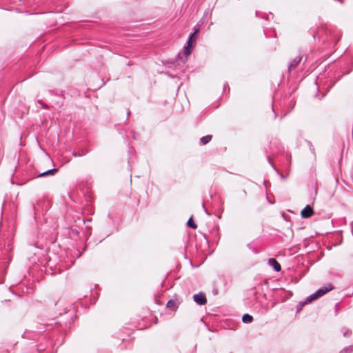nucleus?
<instances>
[{
  "mask_svg": "<svg viewBox=\"0 0 353 353\" xmlns=\"http://www.w3.org/2000/svg\"><path fill=\"white\" fill-rule=\"evenodd\" d=\"M340 3H343V1L341 0H338Z\"/></svg>",
  "mask_w": 353,
  "mask_h": 353,
  "instance_id": "nucleus-32",
  "label": "nucleus"
},
{
  "mask_svg": "<svg viewBox=\"0 0 353 353\" xmlns=\"http://www.w3.org/2000/svg\"><path fill=\"white\" fill-rule=\"evenodd\" d=\"M342 332H343V335L344 337H348L351 334L350 330L347 328H343Z\"/></svg>",
  "mask_w": 353,
  "mask_h": 353,
  "instance_id": "nucleus-16",
  "label": "nucleus"
},
{
  "mask_svg": "<svg viewBox=\"0 0 353 353\" xmlns=\"http://www.w3.org/2000/svg\"><path fill=\"white\" fill-rule=\"evenodd\" d=\"M247 246H248V248L250 250H252L254 254H258V253H259V250H258L256 248L253 247V246H252V245L251 243H248V244L247 245Z\"/></svg>",
  "mask_w": 353,
  "mask_h": 353,
  "instance_id": "nucleus-17",
  "label": "nucleus"
},
{
  "mask_svg": "<svg viewBox=\"0 0 353 353\" xmlns=\"http://www.w3.org/2000/svg\"><path fill=\"white\" fill-rule=\"evenodd\" d=\"M227 88H229V85H228V83H226V84H225V85H224L223 90H225V89H226Z\"/></svg>",
  "mask_w": 353,
  "mask_h": 353,
  "instance_id": "nucleus-23",
  "label": "nucleus"
},
{
  "mask_svg": "<svg viewBox=\"0 0 353 353\" xmlns=\"http://www.w3.org/2000/svg\"><path fill=\"white\" fill-rule=\"evenodd\" d=\"M193 299L194 302L199 305H205L207 302L205 294L203 292L195 294L193 296Z\"/></svg>",
  "mask_w": 353,
  "mask_h": 353,
  "instance_id": "nucleus-5",
  "label": "nucleus"
},
{
  "mask_svg": "<svg viewBox=\"0 0 353 353\" xmlns=\"http://www.w3.org/2000/svg\"><path fill=\"white\" fill-rule=\"evenodd\" d=\"M314 210L310 205H307L301 212V215L302 218L307 219L311 217L314 214Z\"/></svg>",
  "mask_w": 353,
  "mask_h": 353,
  "instance_id": "nucleus-6",
  "label": "nucleus"
},
{
  "mask_svg": "<svg viewBox=\"0 0 353 353\" xmlns=\"http://www.w3.org/2000/svg\"><path fill=\"white\" fill-rule=\"evenodd\" d=\"M268 264L272 267L276 272H279L281 270V266L279 263L274 259L270 258L268 259Z\"/></svg>",
  "mask_w": 353,
  "mask_h": 353,
  "instance_id": "nucleus-7",
  "label": "nucleus"
},
{
  "mask_svg": "<svg viewBox=\"0 0 353 353\" xmlns=\"http://www.w3.org/2000/svg\"><path fill=\"white\" fill-rule=\"evenodd\" d=\"M316 193H317V189L316 188L315 189V194H316Z\"/></svg>",
  "mask_w": 353,
  "mask_h": 353,
  "instance_id": "nucleus-31",
  "label": "nucleus"
},
{
  "mask_svg": "<svg viewBox=\"0 0 353 353\" xmlns=\"http://www.w3.org/2000/svg\"><path fill=\"white\" fill-rule=\"evenodd\" d=\"M288 297H291L292 296V292H288Z\"/></svg>",
  "mask_w": 353,
  "mask_h": 353,
  "instance_id": "nucleus-25",
  "label": "nucleus"
},
{
  "mask_svg": "<svg viewBox=\"0 0 353 353\" xmlns=\"http://www.w3.org/2000/svg\"><path fill=\"white\" fill-rule=\"evenodd\" d=\"M306 61H307V58H305L303 63H305L306 62Z\"/></svg>",
  "mask_w": 353,
  "mask_h": 353,
  "instance_id": "nucleus-30",
  "label": "nucleus"
},
{
  "mask_svg": "<svg viewBox=\"0 0 353 353\" xmlns=\"http://www.w3.org/2000/svg\"><path fill=\"white\" fill-rule=\"evenodd\" d=\"M130 133L132 134V138L134 139H136V137H135V132L134 131H131Z\"/></svg>",
  "mask_w": 353,
  "mask_h": 353,
  "instance_id": "nucleus-22",
  "label": "nucleus"
},
{
  "mask_svg": "<svg viewBox=\"0 0 353 353\" xmlns=\"http://www.w3.org/2000/svg\"><path fill=\"white\" fill-rule=\"evenodd\" d=\"M202 207H203V210H204L205 212L208 215H210V214L208 212V210H207V209L205 208V205H204V204H203V205H202Z\"/></svg>",
  "mask_w": 353,
  "mask_h": 353,
  "instance_id": "nucleus-21",
  "label": "nucleus"
},
{
  "mask_svg": "<svg viewBox=\"0 0 353 353\" xmlns=\"http://www.w3.org/2000/svg\"><path fill=\"white\" fill-rule=\"evenodd\" d=\"M166 307L172 311H176L179 307V304L174 300H169L167 303Z\"/></svg>",
  "mask_w": 353,
  "mask_h": 353,
  "instance_id": "nucleus-9",
  "label": "nucleus"
},
{
  "mask_svg": "<svg viewBox=\"0 0 353 353\" xmlns=\"http://www.w3.org/2000/svg\"><path fill=\"white\" fill-rule=\"evenodd\" d=\"M310 302H308L307 301V297L305 299V300L304 301H301L299 302L297 305H296V312H299L301 310H302L303 307H304L305 305L307 304V303H310Z\"/></svg>",
  "mask_w": 353,
  "mask_h": 353,
  "instance_id": "nucleus-12",
  "label": "nucleus"
},
{
  "mask_svg": "<svg viewBox=\"0 0 353 353\" xmlns=\"http://www.w3.org/2000/svg\"><path fill=\"white\" fill-rule=\"evenodd\" d=\"M57 172H58V170L57 168L50 169V170H48L41 173H39L37 175V177H43V176H46L48 175H54Z\"/></svg>",
  "mask_w": 353,
  "mask_h": 353,
  "instance_id": "nucleus-8",
  "label": "nucleus"
},
{
  "mask_svg": "<svg viewBox=\"0 0 353 353\" xmlns=\"http://www.w3.org/2000/svg\"><path fill=\"white\" fill-rule=\"evenodd\" d=\"M89 150L88 149H83L79 150V152H72V155L74 157H82L87 154Z\"/></svg>",
  "mask_w": 353,
  "mask_h": 353,
  "instance_id": "nucleus-10",
  "label": "nucleus"
},
{
  "mask_svg": "<svg viewBox=\"0 0 353 353\" xmlns=\"http://www.w3.org/2000/svg\"><path fill=\"white\" fill-rule=\"evenodd\" d=\"M12 247L11 246V245H10V244H8V245H7L6 251H7V252L11 251V250H12Z\"/></svg>",
  "mask_w": 353,
  "mask_h": 353,
  "instance_id": "nucleus-20",
  "label": "nucleus"
},
{
  "mask_svg": "<svg viewBox=\"0 0 353 353\" xmlns=\"http://www.w3.org/2000/svg\"><path fill=\"white\" fill-rule=\"evenodd\" d=\"M256 16H257V17L259 16L258 15V12H256Z\"/></svg>",
  "mask_w": 353,
  "mask_h": 353,
  "instance_id": "nucleus-33",
  "label": "nucleus"
},
{
  "mask_svg": "<svg viewBox=\"0 0 353 353\" xmlns=\"http://www.w3.org/2000/svg\"><path fill=\"white\" fill-rule=\"evenodd\" d=\"M303 55L299 53L298 56L294 58L288 65V70L290 72L297 68L299 64L302 61Z\"/></svg>",
  "mask_w": 353,
  "mask_h": 353,
  "instance_id": "nucleus-4",
  "label": "nucleus"
},
{
  "mask_svg": "<svg viewBox=\"0 0 353 353\" xmlns=\"http://www.w3.org/2000/svg\"><path fill=\"white\" fill-rule=\"evenodd\" d=\"M326 38L322 39L323 43H329L330 45H336L339 40V34L331 30H325Z\"/></svg>",
  "mask_w": 353,
  "mask_h": 353,
  "instance_id": "nucleus-3",
  "label": "nucleus"
},
{
  "mask_svg": "<svg viewBox=\"0 0 353 353\" xmlns=\"http://www.w3.org/2000/svg\"><path fill=\"white\" fill-rule=\"evenodd\" d=\"M213 293H214V294H217V290H214V291H213Z\"/></svg>",
  "mask_w": 353,
  "mask_h": 353,
  "instance_id": "nucleus-29",
  "label": "nucleus"
},
{
  "mask_svg": "<svg viewBox=\"0 0 353 353\" xmlns=\"http://www.w3.org/2000/svg\"><path fill=\"white\" fill-rule=\"evenodd\" d=\"M212 137V135H206L205 137H201L199 141L200 145H206L211 141Z\"/></svg>",
  "mask_w": 353,
  "mask_h": 353,
  "instance_id": "nucleus-11",
  "label": "nucleus"
},
{
  "mask_svg": "<svg viewBox=\"0 0 353 353\" xmlns=\"http://www.w3.org/2000/svg\"><path fill=\"white\" fill-rule=\"evenodd\" d=\"M353 352V345L343 348L339 353H352Z\"/></svg>",
  "mask_w": 353,
  "mask_h": 353,
  "instance_id": "nucleus-15",
  "label": "nucleus"
},
{
  "mask_svg": "<svg viewBox=\"0 0 353 353\" xmlns=\"http://www.w3.org/2000/svg\"><path fill=\"white\" fill-rule=\"evenodd\" d=\"M199 29H196L194 32L189 36L187 42V46L184 47V54L185 56V59H183V57L180 53L177 55L176 61L179 65L181 63L184 64L187 60V57L191 54V49L193 48L194 43L196 41V35L199 32Z\"/></svg>",
  "mask_w": 353,
  "mask_h": 353,
  "instance_id": "nucleus-1",
  "label": "nucleus"
},
{
  "mask_svg": "<svg viewBox=\"0 0 353 353\" xmlns=\"http://www.w3.org/2000/svg\"><path fill=\"white\" fill-rule=\"evenodd\" d=\"M268 159L269 163L272 165V163L270 157H268Z\"/></svg>",
  "mask_w": 353,
  "mask_h": 353,
  "instance_id": "nucleus-24",
  "label": "nucleus"
},
{
  "mask_svg": "<svg viewBox=\"0 0 353 353\" xmlns=\"http://www.w3.org/2000/svg\"><path fill=\"white\" fill-rule=\"evenodd\" d=\"M351 70H352V69L349 70L348 71H347V72H345V74H349V73L350 72V71H351Z\"/></svg>",
  "mask_w": 353,
  "mask_h": 353,
  "instance_id": "nucleus-28",
  "label": "nucleus"
},
{
  "mask_svg": "<svg viewBox=\"0 0 353 353\" xmlns=\"http://www.w3.org/2000/svg\"><path fill=\"white\" fill-rule=\"evenodd\" d=\"M187 225L192 229H196L197 228V225L194 222L192 217H190L188 222Z\"/></svg>",
  "mask_w": 353,
  "mask_h": 353,
  "instance_id": "nucleus-14",
  "label": "nucleus"
},
{
  "mask_svg": "<svg viewBox=\"0 0 353 353\" xmlns=\"http://www.w3.org/2000/svg\"><path fill=\"white\" fill-rule=\"evenodd\" d=\"M332 289H333V286L332 284H328L325 286L321 287L319 290H317L314 293H313L307 296V301L312 302L313 301L323 296L324 294H325L327 292H330Z\"/></svg>",
  "mask_w": 353,
  "mask_h": 353,
  "instance_id": "nucleus-2",
  "label": "nucleus"
},
{
  "mask_svg": "<svg viewBox=\"0 0 353 353\" xmlns=\"http://www.w3.org/2000/svg\"><path fill=\"white\" fill-rule=\"evenodd\" d=\"M130 110H128V111L127 120L128 119V117H129V116H130Z\"/></svg>",
  "mask_w": 353,
  "mask_h": 353,
  "instance_id": "nucleus-26",
  "label": "nucleus"
},
{
  "mask_svg": "<svg viewBox=\"0 0 353 353\" xmlns=\"http://www.w3.org/2000/svg\"><path fill=\"white\" fill-rule=\"evenodd\" d=\"M48 92H49V93H50V94H54V90H49Z\"/></svg>",
  "mask_w": 353,
  "mask_h": 353,
  "instance_id": "nucleus-27",
  "label": "nucleus"
},
{
  "mask_svg": "<svg viewBox=\"0 0 353 353\" xmlns=\"http://www.w3.org/2000/svg\"><path fill=\"white\" fill-rule=\"evenodd\" d=\"M252 321H253L252 316H251L249 314H243V316L242 317V321L243 323H250L252 322Z\"/></svg>",
  "mask_w": 353,
  "mask_h": 353,
  "instance_id": "nucleus-13",
  "label": "nucleus"
},
{
  "mask_svg": "<svg viewBox=\"0 0 353 353\" xmlns=\"http://www.w3.org/2000/svg\"><path fill=\"white\" fill-rule=\"evenodd\" d=\"M38 103H40L42 105V108L43 109H48L49 106L46 103H43L40 100L38 101Z\"/></svg>",
  "mask_w": 353,
  "mask_h": 353,
  "instance_id": "nucleus-18",
  "label": "nucleus"
},
{
  "mask_svg": "<svg viewBox=\"0 0 353 353\" xmlns=\"http://www.w3.org/2000/svg\"><path fill=\"white\" fill-rule=\"evenodd\" d=\"M39 203H40V201H38L36 204H34L33 208H34V212L37 211V206H39Z\"/></svg>",
  "mask_w": 353,
  "mask_h": 353,
  "instance_id": "nucleus-19",
  "label": "nucleus"
}]
</instances>
